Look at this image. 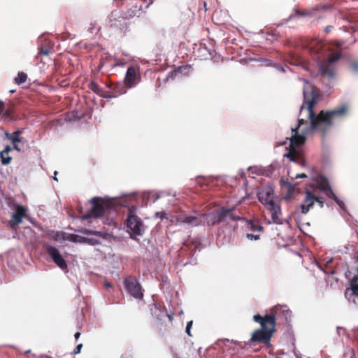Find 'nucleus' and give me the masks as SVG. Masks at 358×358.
<instances>
[{
  "label": "nucleus",
  "instance_id": "7",
  "mask_svg": "<svg viewBox=\"0 0 358 358\" xmlns=\"http://www.w3.org/2000/svg\"><path fill=\"white\" fill-rule=\"evenodd\" d=\"M127 227L131 233V237L134 236H141L144 232V225L142 220L136 215V208L132 206L129 208V213L127 218Z\"/></svg>",
  "mask_w": 358,
  "mask_h": 358
},
{
  "label": "nucleus",
  "instance_id": "4",
  "mask_svg": "<svg viewBox=\"0 0 358 358\" xmlns=\"http://www.w3.org/2000/svg\"><path fill=\"white\" fill-rule=\"evenodd\" d=\"M117 7L126 6L122 10L123 16L127 20L139 17L143 8H148L153 0H114Z\"/></svg>",
  "mask_w": 358,
  "mask_h": 358
},
{
  "label": "nucleus",
  "instance_id": "41",
  "mask_svg": "<svg viewBox=\"0 0 358 358\" xmlns=\"http://www.w3.org/2000/svg\"><path fill=\"white\" fill-rule=\"evenodd\" d=\"M307 176L305 174V173H301V174H296V176L294 177L295 179H297V178H306ZM294 178H292V180H293Z\"/></svg>",
  "mask_w": 358,
  "mask_h": 358
},
{
  "label": "nucleus",
  "instance_id": "36",
  "mask_svg": "<svg viewBox=\"0 0 358 358\" xmlns=\"http://www.w3.org/2000/svg\"><path fill=\"white\" fill-rule=\"evenodd\" d=\"M350 68L352 71L358 72V62L357 61L352 62L350 64Z\"/></svg>",
  "mask_w": 358,
  "mask_h": 358
},
{
  "label": "nucleus",
  "instance_id": "45",
  "mask_svg": "<svg viewBox=\"0 0 358 358\" xmlns=\"http://www.w3.org/2000/svg\"><path fill=\"white\" fill-rule=\"evenodd\" d=\"M331 28H332V27H331V26H327V27L325 28V29H324L325 32H327V33L329 32V31H331Z\"/></svg>",
  "mask_w": 358,
  "mask_h": 358
},
{
  "label": "nucleus",
  "instance_id": "17",
  "mask_svg": "<svg viewBox=\"0 0 358 358\" xmlns=\"http://www.w3.org/2000/svg\"><path fill=\"white\" fill-rule=\"evenodd\" d=\"M280 183L285 186L286 194L285 196V199L287 200L291 199L294 196V194L299 192L296 184L292 182L288 179H281Z\"/></svg>",
  "mask_w": 358,
  "mask_h": 358
},
{
  "label": "nucleus",
  "instance_id": "18",
  "mask_svg": "<svg viewBox=\"0 0 358 358\" xmlns=\"http://www.w3.org/2000/svg\"><path fill=\"white\" fill-rule=\"evenodd\" d=\"M22 134V131L17 130L15 132L10 134L8 132H5V136L10 140L13 144V148L17 151H20V148H19L17 143L22 141V138L20 136Z\"/></svg>",
  "mask_w": 358,
  "mask_h": 358
},
{
  "label": "nucleus",
  "instance_id": "32",
  "mask_svg": "<svg viewBox=\"0 0 358 358\" xmlns=\"http://www.w3.org/2000/svg\"><path fill=\"white\" fill-rule=\"evenodd\" d=\"M99 96L105 99L116 98V96H114L115 94L113 91H105L103 90H102V92Z\"/></svg>",
  "mask_w": 358,
  "mask_h": 358
},
{
  "label": "nucleus",
  "instance_id": "34",
  "mask_svg": "<svg viewBox=\"0 0 358 358\" xmlns=\"http://www.w3.org/2000/svg\"><path fill=\"white\" fill-rule=\"evenodd\" d=\"M125 64L126 62L124 59H116L114 66H123Z\"/></svg>",
  "mask_w": 358,
  "mask_h": 358
},
{
  "label": "nucleus",
  "instance_id": "6",
  "mask_svg": "<svg viewBox=\"0 0 358 358\" xmlns=\"http://www.w3.org/2000/svg\"><path fill=\"white\" fill-rule=\"evenodd\" d=\"M92 207L85 215V219L100 217L105 213L113 208V203L109 199L94 197L91 199Z\"/></svg>",
  "mask_w": 358,
  "mask_h": 358
},
{
  "label": "nucleus",
  "instance_id": "3",
  "mask_svg": "<svg viewBox=\"0 0 358 358\" xmlns=\"http://www.w3.org/2000/svg\"><path fill=\"white\" fill-rule=\"evenodd\" d=\"M253 320L260 324L261 328L256 329L251 336L247 344L250 346L263 343L268 346L271 338L275 332L276 317L273 314H266L262 316L259 314L253 316Z\"/></svg>",
  "mask_w": 358,
  "mask_h": 358
},
{
  "label": "nucleus",
  "instance_id": "2",
  "mask_svg": "<svg viewBox=\"0 0 358 358\" xmlns=\"http://www.w3.org/2000/svg\"><path fill=\"white\" fill-rule=\"evenodd\" d=\"M324 193L329 198L338 203V199L332 190L329 181L324 176L313 178V183L308 185L304 191V199L299 209L302 214H307L317 203L322 208L324 206V198L321 195Z\"/></svg>",
  "mask_w": 358,
  "mask_h": 358
},
{
  "label": "nucleus",
  "instance_id": "35",
  "mask_svg": "<svg viewBox=\"0 0 358 358\" xmlns=\"http://www.w3.org/2000/svg\"><path fill=\"white\" fill-rule=\"evenodd\" d=\"M231 209H232L231 211L227 215V217H229L231 220H234V221L240 220H241V217H239L238 215H236L235 214H234L232 213V211L234 210L233 208H231Z\"/></svg>",
  "mask_w": 358,
  "mask_h": 358
},
{
  "label": "nucleus",
  "instance_id": "16",
  "mask_svg": "<svg viewBox=\"0 0 358 358\" xmlns=\"http://www.w3.org/2000/svg\"><path fill=\"white\" fill-rule=\"evenodd\" d=\"M257 197L259 201L264 205H268V206L274 203V191L270 187H266L261 189L258 194Z\"/></svg>",
  "mask_w": 358,
  "mask_h": 358
},
{
  "label": "nucleus",
  "instance_id": "43",
  "mask_svg": "<svg viewBox=\"0 0 358 358\" xmlns=\"http://www.w3.org/2000/svg\"><path fill=\"white\" fill-rule=\"evenodd\" d=\"M358 281V275H355L350 280V283H356Z\"/></svg>",
  "mask_w": 358,
  "mask_h": 358
},
{
  "label": "nucleus",
  "instance_id": "42",
  "mask_svg": "<svg viewBox=\"0 0 358 358\" xmlns=\"http://www.w3.org/2000/svg\"><path fill=\"white\" fill-rule=\"evenodd\" d=\"M84 243H90L91 245H95L97 243V241L94 240V239H92V238H88V241H86V242H84Z\"/></svg>",
  "mask_w": 358,
  "mask_h": 358
},
{
  "label": "nucleus",
  "instance_id": "8",
  "mask_svg": "<svg viewBox=\"0 0 358 358\" xmlns=\"http://www.w3.org/2000/svg\"><path fill=\"white\" fill-rule=\"evenodd\" d=\"M124 287L131 296L136 299H141L143 297L142 288L136 278L129 275L124 279Z\"/></svg>",
  "mask_w": 358,
  "mask_h": 358
},
{
  "label": "nucleus",
  "instance_id": "14",
  "mask_svg": "<svg viewBox=\"0 0 358 358\" xmlns=\"http://www.w3.org/2000/svg\"><path fill=\"white\" fill-rule=\"evenodd\" d=\"M141 76L138 67L130 66L126 72L124 82L127 87L132 88L141 81Z\"/></svg>",
  "mask_w": 358,
  "mask_h": 358
},
{
  "label": "nucleus",
  "instance_id": "40",
  "mask_svg": "<svg viewBox=\"0 0 358 358\" xmlns=\"http://www.w3.org/2000/svg\"><path fill=\"white\" fill-rule=\"evenodd\" d=\"M81 232L85 234H87V235H89V234H96L97 233L96 231H92V230H88V229H85V230L82 231Z\"/></svg>",
  "mask_w": 358,
  "mask_h": 358
},
{
  "label": "nucleus",
  "instance_id": "26",
  "mask_svg": "<svg viewBox=\"0 0 358 358\" xmlns=\"http://www.w3.org/2000/svg\"><path fill=\"white\" fill-rule=\"evenodd\" d=\"M247 225L248 228L253 231H262L264 229L258 222L252 220L249 221Z\"/></svg>",
  "mask_w": 358,
  "mask_h": 358
},
{
  "label": "nucleus",
  "instance_id": "13",
  "mask_svg": "<svg viewBox=\"0 0 358 358\" xmlns=\"http://www.w3.org/2000/svg\"><path fill=\"white\" fill-rule=\"evenodd\" d=\"M176 220L178 223L187 224L190 227H198L203 224V217L200 216V213L189 215L181 213L176 216Z\"/></svg>",
  "mask_w": 358,
  "mask_h": 358
},
{
  "label": "nucleus",
  "instance_id": "12",
  "mask_svg": "<svg viewBox=\"0 0 358 358\" xmlns=\"http://www.w3.org/2000/svg\"><path fill=\"white\" fill-rule=\"evenodd\" d=\"M45 252L49 255L52 262L62 270L64 271L68 268V265L66 260L61 255L59 250L49 244H44L43 245Z\"/></svg>",
  "mask_w": 358,
  "mask_h": 358
},
{
  "label": "nucleus",
  "instance_id": "22",
  "mask_svg": "<svg viewBox=\"0 0 358 358\" xmlns=\"http://www.w3.org/2000/svg\"><path fill=\"white\" fill-rule=\"evenodd\" d=\"M310 51L317 54H320L323 51L322 43L317 40H313L308 45Z\"/></svg>",
  "mask_w": 358,
  "mask_h": 358
},
{
  "label": "nucleus",
  "instance_id": "27",
  "mask_svg": "<svg viewBox=\"0 0 358 358\" xmlns=\"http://www.w3.org/2000/svg\"><path fill=\"white\" fill-rule=\"evenodd\" d=\"M13 107H9L7 109H3V112L1 113L0 115H2V117L4 120L10 121L13 120Z\"/></svg>",
  "mask_w": 358,
  "mask_h": 358
},
{
  "label": "nucleus",
  "instance_id": "25",
  "mask_svg": "<svg viewBox=\"0 0 358 358\" xmlns=\"http://www.w3.org/2000/svg\"><path fill=\"white\" fill-rule=\"evenodd\" d=\"M67 239L74 243H84L88 241V238L83 237L76 234H70Z\"/></svg>",
  "mask_w": 358,
  "mask_h": 358
},
{
  "label": "nucleus",
  "instance_id": "29",
  "mask_svg": "<svg viewBox=\"0 0 358 358\" xmlns=\"http://www.w3.org/2000/svg\"><path fill=\"white\" fill-rule=\"evenodd\" d=\"M88 87L90 90H91L92 92H94L98 95L101 94V93L102 92L103 89L101 88L99 85L95 82L91 81Z\"/></svg>",
  "mask_w": 358,
  "mask_h": 358
},
{
  "label": "nucleus",
  "instance_id": "50",
  "mask_svg": "<svg viewBox=\"0 0 358 358\" xmlns=\"http://www.w3.org/2000/svg\"><path fill=\"white\" fill-rule=\"evenodd\" d=\"M14 92H15V90H11L10 91V93H13Z\"/></svg>",
  "mask_w": 358,
  "mask_h": 358
},
{
  "label": "nucleus",
  "instance_id": "28",
  "mask_svg": "<svg viewBox=\"0 0 358 358\" xmlns=\"http://www.w3.org/2000/svg\"><path fill=\"white\" fill-rule=\"evenodd\" d=\"M27 79V75L24 72H19L17 76L15 78V83L17 85L23 84Z\"/></svg>",
  "mask_w": 358,
  "mask_h": 358
},
{
  "label": "nucleus",
  "instance_id": "48",
  "mask_svg": "<svg viewBox=\"0 0 358 358\" xmlns=\"http://www.w3.org/2000/svg\"><path fill=\"white\" fill-rule=\"evenodd\" d=\"M341 207H342V205H343V203L342 201H341L339 199H338V203Z\"/></svg>",
  "mask_w": 358,
  "mask_h": 358
},
{
  "label": "nucleus",
  "instance_id": "20",
  "mask_svg": "<svg viewBox=\"0 0 358 358\" xmlns=\"http://www.w3.org/2000/svg\"><path fill=\"white\" fill-rule=\"evenodd\" d=\"M12 150L10 145H6L3 150L0 152L1 162L3 165H8L11 162L12 157L8 155Z\"/></svg>",
  "mask_w": 358,
  "mask_h": 358
},
{
  "label": "nucleus",
  "instance_id": "10",
  "mask_svg": "<svg viewBox=\"0 0 358 358\" xmlns=\"http://www.w3.org/2000/svg\"><path fill=\"white\" fill-rule=\"evenodd\" d=\"M307 120L304 118H299L298 120V124L296 128L292 129V135L290 137V145L289 148L299 147L303 145L306 142V131L301 129V134L299 133L300 127L303 124H307Z\"/></svg>",
  "mask_w": 358,
  "mask_h": 358
},
{
  "label": "nucleus",
  "instance_id": "31",
  "mask_svg": "<svg viewBox=\"0 0 358 358\" xmlns=\"http://www.w3.org/2000/svg\"><path fill=\"white\" fill-rule=\"evenodd\" d=\"M279 311H282L285 314V320L291 317L292 312L287 307L276 308L275 313L277 315Z\"/></svg>",
  "mask_w": 358,
  "mask_h": 358
},
{
  "label": "nucleus",
  "instance_id": "15",
  "mask_svg": "<svg viewBox=\"0 0 358 358\" xmlns=\"http://www.w3.org/2000/svg\"><path fill=\"white\" fill-rule=\"evenodd\" d=\"M27 208L24 206L16 205L15 210L9 220L10 227L13 228L19 225L22 222V219L27 216Z\"/></svg>",
  "mask_w": 358,
  "mask_h": 358
},
{
  "label": "nucleus",
  "instance_id": "47",
  "mask_svg": "<svg viewBox=\"0 0 358 358\" xmlns=\"http://www.w3.org/2000/svg\"><path fill=\"white\" fill-rule=\"evenodd\" d=\"M187 246H188L187 243V242H185V243H183V245H182V250H185V247H187Z\"/></svg>",
  "mask_w": 358,
  "mask_h": 358
},
{
  "label": "nucleus",
  "instance_id": "5",
  "mask_svg": "<svg viewBox=\"0 0 358 358\" xmlns=\"http://www.w3.org/2000/svg\"><path fill=\"white\" fill-rule=\"evenodd\" d=\"M127 18L119 16L116 11H112L107 20V27L114 33L124 36L130 31L129 24L126 21Z\"/></svg>",
  "mask_w": 358,
  "mask_h": 358
},
{
  "label": "nucleus",
  "instance_id": "19",
  "mask_svg": "<svg viewBox=\"0 0 358 358\" xmlns=\"http://www.w3.org/2000/svg\"><path fill=\"white\" fill-rule=\"evenodd\" d=\"M269 210L271 213V218L273 222L275 224H282L281 220L280 218V215L281 214L280 207L276 203H274L268 206Z\"/></svg>",
  "mask_w": 358,
  "mask_h": 358
},
{
  "label": "nucleus",
  "instance_id": "46",
  "mask_svg": "<svg viewBox=\"0 0 358 358\" xmlns=\"http://www.w3.org/2000/svg\"><path fill=\"white\" fill-rule=\"evenodd\" d=\"M80 336V332H76V333L75 334V335H74L75 338H76V340L79 338Z\"/></svg>",
  "mask_w": 358,
  "mask_h": 358
},
{
  "label": "nucleus",
  "instance_id": "37",
  "mask_svg": "<svg viewBox=\"0 0 358 358\" xmlns=\"http://www.w3.org/2000/svg\"><path fill=\"white\" fill-rule=\"evenodd\" d=\"M192 324H193V322L192 321H189L187 324V326H186V333L189 336H192V334L190 333V329H191V327L192 326Z\"/></svg>",
  "mask_w": 358,
  "mask_h": 358
},
{
  "label": "nucleus",
  "instance_id": "1",
  "mask_svg": "<svg viewBox=\"0 0 358 358\" xmlns=\"http://www.w3.org/2000/svg\"><path fill=\"white\" fill-rule=\"evenodd\" d=\"M303 103L300 108L299 116H304L310 120V128L322 134L323 136L331 129L334 121L345 115L347 107L341 106L331 110H321L317 115L314 107L318 102L320 90L306 80H303Z\"/></svg>",
  "mask_w": 358,
  "mask_h": 358
},
{
  "label": "nucleus",
  "instance_id": "49",
  "mask_svg": "<svg viewBox=\"0 0 358 358\" xmlns=\"http://www.w3.org/2000/svg\"><path fill=\"white\" fill-rule=\"evenodd\" d=\"M93 29H94V27H90V28H89V31H90V32H91V33H92Z\"/></svg>",
  "mask_w": 358,
  "mask_h": 358
},
{
  "label": "nucleus",
  "instance_id": "44",
  "mask_svg": "<svg viewBox=\"0 0 358 358\" xmlns=\"http://www.w3.org/2000/svg\"><path fill=\"white\" fill-rule=\"evenodd\" d=\"M104 286L106 287V288H111L112 287V284L109 282H104Z\"/></svg>",
  "mask_w": 358,
  "mask_h": 358
},
{
  "label": "nucleus",
  "instance_id": "38",
  "mask_svg": "<svg viewBox=\"0 0 358 358\" xmlns=\"http://www.w3.org/2000/svg\"><path fill=\"white\" fill-rule=\"evenodd\" d=\"M246 237L250 240H258L259 239V235H255L252 234H247Z\"/></svg>",
  "mask_w": 358,
  "mask_h": 358
},
{
  "label": "nucleus",
  "instance_id": "33",
  "mask_svg": "<svg viewBox=\"0 0 358 358\" xmlns=\"http://www.w3.org/2000/svg\"><path fill=\"white\" fill-rule=\"evenodd\" d=\"M39 51H38V54L39 55H48L49 54V49L46 47H41L39 49Z\"/></svg>",
  "mask_w": 358,
  "mask_h": 358
},
{
  "label": "nucleus",
  "instance_id": "30",
  "mask_svg": "<svg viewBox=\"0 0 358 358\" xmlns=\"http://www.w3.org/2000/svg\"><path fill=\"white\" fill-rule=\"evenodd\" d=\"M351 291V295L358 296V284L350 283V288H347L345 292V295L347 296L348 292Z\"/></svg>",
  "mask_w": 358,
  "mask_h": 358
},
{
  "label": "nucleus",
  "instance_id": "9",
  "mask_svg": "<svg viewBox=\"0 0 358 358\" xmlns=\"http://www.w3.org/2000/svg\"><path fill=\"white\" fill-rule=\"evenodd\" d=\"M232 209H227L222 208L220 210H217L208 214H201L200 216L203 217V223L206 222L208 226L215 225L226 220L227 215L231 211Z\"/></svg>",
  "mask_w": 358,
  "mask_h": 358
},
{
  "label": "nucleus",
  "instance_id": "24",
  "mask_svg": "<svg viewBox=\"0 0 358 358\" xmlns=\"http://www.w3.org/2000/svg\"><path fill=\"white\" fill-rule=\"evenodd\" d=\"M154 314L156 315V317L159 320H162L165 317H169L170 320L172 319L171 316L169 315L166 310L160 309L158 307L155 308Z\"/></svg>",
  "mask_w": 358,
  "mask_h": 358
},
{
  "label": "nucleus",
  "instance_id": "39",
  "mask_svg": "<svg viewBox=\"0 0 358 358\" xmlns=\"http://www.w3.org/2000/svg\"><path fill=\"white\" fill-rule=\"evenodd\" d=\"M82 348H83V344L82 343L78 344L76 346V348L73 350V354L77 355V354L80 353Z\"/></svg>",
  "mask_w": 358,
  "mask_h": 358
},
{
  "label": "nucleus",
  "instance_id": "11",
  "mask_svg": "<svg viewBox=\"0 0 358 358\" xmlns=\"http://www.w3.org/2000/svg\"><path fill=\"white\" fill-rule=\"evenodd\" d=\"M341 55L334 53L327 59L323 61L320 66V72L324 76L332 78L335 73V62L340 58Z\"/></svg>",
  "mask_w": 358,
  "mask_h": 358
},
{
  "label": "nucleus",
  "instance_id": "23",
  "mask_svg": "<svg viewBox=\"0 0 358 358\" xmlns=\"http://www.w3.org/2000/svg\"><path fill=\"white\" fill-rule=\"evenodd\" d=\"M285 156L292 162H298L301 159V154L295 148H289L288 152Z\"/></svg>",
  "mask_w": 358,
  "mask_h": 358
},
{
  "label": "nucleus",
  "instance_id": "21",
  "mask_svg": "<svg viewBox=\"0 0 358 358\" xmlns=\"http://www.w3.org/2000/svg\"><path fill=\"white\" fill-rule=\"evenodd\" d=\"M127 85H125V83H117L115 85L113 88V92L115 94L114 96H119L122 94H124L127 92Z\"/></svg>",
  "mask_w": 358,
  "mask_h": 358
}]
</instances>
